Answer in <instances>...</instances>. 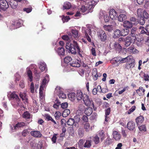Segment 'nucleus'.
I'll return each instance as SVG.
<instances>
[{"mask_svg": "<svg viewBox=\"0 0 149 149\" xmlns=\"http://www.w3.org/2000/svg\"><path fill=\"white\" fill-rule=\"evenodd\" d=\"M138 128L139 130L141 131L145 132L146 131V127L144 125H142L141 126H139Z\"/></svg>", "mask_w": 149, "mask_h": 149, "instance_id": "3c124183", "label": "nucleus"}, {"mask_svg": "<svg viewBox=\"0 0 149 149\" xmlns=\"http://www.w3.org/2000/svg\"><path fill=\"white\" fill-rule=\"evenodd\" d=\"M135 120L137 125H138L143 122L144 120V118L142 116H140L136 118Z\"/></svg>", "mask_w": 149, "mask_h": 149, "instance_id": "dca6fc26", "label": "nucleus"}, {"mask_svg": "<svg viewBox=\"0 0 149 149\" xmlns=\"http://www.w3.org/2000/svg\"><path fill=\"white\" fill-rule=\"evenodd\" d=\"M54 116L56 119H58L61 116V113L59 111H57L55 113Z\"/></svg>", "mask_w": 149, "mask_h": 149, "instance_id": "864d4df0", "label": "nucleus"}, {"mask_svg": "<svg viewBox=\"0 0 149 149\" xmlns=\"http://www.w3.org/2000/svg\"><path fill=\"white\" fill-rule=\"evenodd\" d=\"M26 125V124L23 122L18 123L14 126V128L15 129L23 127Z\"/></svg>", "mask_w": 149, "mask_h": 149, "instance_id": "a878e982", "label": "nucleus"}, {"mask_svg": "<svg viewBox=\"0 0 149 149\" xmlns=\"http://www.w3.org/2000/svg\"><path fill=\"white\" fill-rule=\"evenodd\" d=\"M97 2L94 1H91L88 3V4H86L84 6H82L81 7L79 8L80 11L85 14L88 12H91V9H93L95 6L97 4Z\"/></svg>", "mask_w": 149, "mask_h": 149, "instance_id": "7ed1b4c3", "label": "nucleus"}, {"mask_svg": "<svg viewBox=\"0 0 149 149\" xmlns=\"http://www.w3.org/2000/svg\"><path fill=\"white\" fill-rule=\"evenodd\" d=\"M114 35L113 37L114 38H116L121 36L120 31L119 29H116L114 33Z\"/></svg>", "mask_w": 149, "mask_h": 149, "instance_id": "2f4dec72", "label": "nucleus"}, {"mask_svg": "<svg viewBox=\"0 0 149 149\" xmlns=\"http://www.w3.org/2000/svg\"><path fill=\"white\" fill-rule=\"evenodd\" d=\"M8 7V3L6 0H0V11H5Z\"/></svg>", "mask_w": 149, "mask_h": 149, "instance_id": "1a4fd4ad", "label": "nucleus"}, {"mask_svg": "<svg viewBox=\"0 0 149 149\" xmlns=\"http://www.w3.org/2000/svg\"><path fill=\"white\" fill-rule=\"evenodd\" d=\"M19 96L22 99L24 102H28V99L27 95L26 94L24 93H20L19 94Z\"/></svg>", "mask_w": 149, "mask_h": 149, "instance_id": "5701e85b", "label": "nucleus"}, {"mask_svg": "<svg viewBox=\"0 0 149 149\" xmlns=\"http://www.w3.org/2000/svg\"><path fill=\"white\" fill-rule=\"evenodd\" d=\"M58 95L60 98L65 99L66 98V96L65 94L63 92L60 91L58 93Z\"/></svg>", "mask_w": 149, "mask_h": 149, "instance_id": "a18cd8bd", "label": "nucleus"}, {"mask_svg": "<svg viewBox=\"0 0 149 149\" xmlns=\"http://www.w3.org/2000/svg\"><path fill=\"white\" fill-rule=\"evenodd\" d=\"M26 72L30 81H31L33 80L32 73L30 67H28L26 68Z\"/></svg>", "mask_w": 149, "mask_h": 149, "instance_id": "f3484780", "label": "nucleus"}, {"mask_svg": "<svg viewBox=\"0 0 149 149\" xmlns=\"http://www.w3.org/2000/svg\"><path fill=\"white\" fill-rule=\"evenodd\" d=\"M139 29L141 30L140 33L142 34H146V32L145 31V28L143 26H140L139 28Z\"/></svg>", "mask_w": 149, "mask_h": 149, "instance_id": "69168bd1", "label": "nucleus"}, {"mask_svg": "<svg viewBox=\"0 0 149 149\" xmlns=\"http://www.w3.org/2000/svg\"><path fill=\"white\" fill-rule=\"evenodd\" d=\"M91 54L93 56H96L95 49V48L93 47L91 49Z\"/></svg>", "mask_w": 149, "mask_h": 149, "instance_id": "774afa93", "label": "nucleus"}, {"mask_svg": "<svg viewBox=\"0 0 149 149\" xmlns=\"http://www.w3.org/2000/svg\"><path fill=\"white\" fill-rule=\"evenodd\" d=\"M107 14L105 11L103 10H101L100 12V16L101 18H103Z\"/></svg>", "mask_w": 149, "mask_h": 149, "instance_id": "4d7b16f0", "label": "nucleus"}, {"mask_svg": "<svg viewBox=\"0 0 149 149\" xmlns=\"http://www.w3.org/2000/svg\"><path fill=\"white\" fill-rule=\"evenodd\" d=\"M76 95L78 100H82L86 106L89 107L92 105L94 107V104L93 103L91 104V101L89 99L88 96L85 94H83L81 91L77 90L76 92Z\"/></svg>", "mask_w": 149, "mask_h": 149, "instance_id": "f03ea898", "label": "nucleus"}, {"mask_svg": "<svg viewBox=\"0 0 149 149\" xmlns=\"http://www.w3.org/2000/svg\"><path fill=\"white\" fill-rule=\"evenodd\" d=\"M75 95L76 94L72 92L69 93L68 96L70 100L71 101H73L75 98V97H76Z\"/></svg>", "mask_w": 149, "mask_h": 149, "instance_id": "c9c22d12", "label": "nucleus"}, {"mask_svg": "<svg viewBox=\"0 0 149 149\" xmlns=\"http://www.w3.org/2000/svg\"><path fill=\"white\" fill-rule=\"evenodd\" d=\"M10 4L13 8H15L17 7L18 3L17 1L15 0H10Z\"/></svg>", "mask_w": 149, "mask_h": 149, "instance_id": "bb28decb", "label": "nucleus"}, {"mask_svg": "<svg viewBox=\"0 0 149 149\" xmlns=\"http://www.w3.org/2000/svg\"><path fill=\"white\" fill-rule=\"evenodd\" d=\"M97 35L98 39L101 41L104 42L107 38V35L105 31L102 30H99L97 32Z\"/></svg>", "mask_w": 149, "mask_h": 149, "instance_id": "6e6552de", "label": "nucleus"}, {"mask_svg": "<svg viewBox=\"0 0 149 149\" xmlns=\"http://www.w3.org/2000/svg\"><path fill=\"white\" fill-rule=\"evenodd\" d=\"M127 50L129 52L133 54L137 53L139 52L138 50L135 48L134 46L133 45H132L130 47L127 48Z\"/></svg>", "mask_w": 149, "mask_h": 149, "instance_id": "a211bd4d", "label": "nucleus"}, {"mask_svg": "<svg viewBox=\"0 0 149 149\" xmlns=\"http://www.w3.org/2000/svg\"><path fill=\"white\" fill-rule=\"evenodd\" d=\"M71 33L73 34V37L74 38H77L78 36V32L77 30L72 29Z\"/></svg>", "mask_w": 149, "mask_h": 149, "instance_id": "49530a36", "label": "nucleus"}, {"mask_svg": "<svg viewBox=\"0 0 149 149\" xmlns=\"http://www.w3.org/2000/svg\"><path fill=\"white\" fill-rule=\"evenodd\" d=\"M53 106V107L56 109H58L60 105V102L59 101L57 98L55 100Z\"/></svg>", "mask_w": 149, "mask_h": 149, "instance_id": "4c0bfd02", "label": "nucleus"}, {"mask_svg": "<svg viewBox=\"0 0 149 149\" xmlns=\"http://www.w3.org/2000/svg\"><path fill=\"white\" fill-rule=\"evenodd\" d=\"M30 133L32 136L35 137H40L42 135L40 132L38 131H32Z\"/></svg>", "mask_w": 149, "mask_h": 149, "instance_id": "412c9836", "label": "nucleus"}, {"mask_svg": "<svg viewBox=\"0 0 149 149\" xmlns=\"http://www.w3.org/2000/svg\"><path fill=\"white\" fill-rule=\"evenodd\" d=\"M136 107L134 106H133L128 111V114H130L133 112L135 109Z\"/></svg>", "mask_w": 149, "mask_h": 149, "instance_id": "680f3d73", "label": "nucleus"}, {"mask_svg": "<svg viewBox=\"0 0 149 149\" xmlns=\"http://www.w3.org/2000/svg\"><path fill=\"white\" fill-rule=\"evenodd\" d=\"M67 34L68 35H64L62 37V38L63 40L71 42H69L66 43V49L68 50L72 54H75L77 52L79 55L82 57L81 53L82 52L80 49L79 45L77 41L74 40H73L72 42L71 41V39H72V37L70 32H68Z\"/></svg>", "mask_w": 149, "mask_h": 149, "instance_id": "f257e3e1", "label": "nucleus"}, {"mask_svg": "<svg viewBox=\"0 0 149 149\" xmlns=\"http://www.w3.org/2000/svg\"><path fill=\"white\" fill-rule=\"evenodd\" d=\"M93 112V109L91 107H88L85 109L84 111L85 113L87 116L90 115Z\"/></svg>", "mask_w": 149, "mask_h": 149, "instance_id": "7c9ffc66", "label": "nucleus"}, {"mask_svg": "<svg viewBox=\"0 0 149 149\" xmlns=\"http://www.w3.org/2000/svg\"><path fill=\"white\" fill-rule=\"evenodd\" d=\"M39 68L42 72L46 70L47 69V65L45 63L43 62H40L39 65Z\"/></svg>", "mask_w": 149, "mask_h": 149, "instance_id": "cd10ccee", "label": "nucleus"}, {"mask_svg": "<svg viewBox=\"0 0 149 149\" xmlns=\"http://www.w3.org/2000/svg\"><path fill=\"white\" fill-rule=\"evenodd\" d=\"M91 140H86L84 143V147L88 148H89L91 146Z\"/></svg>", "mask_w": 149, "mask_h": 149, "instance_id": "a19ab883", "label": "nucleus"}, {"mask_svg": "<svg viewBox=\"0 0 149 149\" xmlns=\"http://www.w3.org/2000/svg\"><path fill=\"white\" fill-rule=\"evenodd\" d=\"M70 19V18H69L68 16H64L62 18V20L63 22H67Z\"/></svg>", "mask_w": 149, "mask_h": 149, "instance_id": "e2e57ef3", "label": "nucleus"}, {"mask_svg": "<svg viewBox=\"0 0 149 149\" xmlns=\"http://www.w3.org/2000/svg\"><path fill=\"white\" fill-rule=\"evenodd\" d=\"M9 97L12 100V104L13 105L19 106H22V103L20 102V99L14 92L11 93L9 95Z\"/></svg>", "mask_w": 149, "mask_h": 149, "instance_id": "423d86ee", "label": "nucleus"}, {"mask_svg": "<svg viewBox=\"0 0 149 149\" xmlns=\"http://www.w3.org/2000/svg\"><path fill=\"white\" fill-rule=\"evenodd\" d=\"M92 75L94 76V79L95 80H96L97 79V77L98 76V75L97 73V71L96 69H95L93 70V72H92ZM101 74H100L99 76H101Z\"/></svg>", "mask_w": 149, "mask_h": 149, "instance_id": "f704fd0d", "label": "nucleus"}, {"mask_svg": "<svg viewBox=\"0 0 149 149\" xmlns=\"http://www.w3.org/2000/svg\"><path fill=\"white\" fill-rule=\"evenodd\" d=\"M70 113V111L69 109H65L62 113V116L63 117H66Z\"/></svg>", "mask_w": 149, "mask_h": 149, "instance_id": "58836bf2", "label": "nucleus"}, {"mask_svg": "<svg viewBox=\"0 0 149 149\" xmlns=\"http://www.w3.org/2000/svg\"><path fill=\"white\" fill-rule=\"evenodd\" d=\"M97 135L99 136V138H100L101 141H102L104 139V132L102 131H101L99 132Z\"/></svg>", "mask_w": 149, "mask_h": 149, "instance_id": "de8ad7c7", "label": "nucleus"}, {"mask_svg": "<svg viewBox=\"0 0 149 149\" xmlns=\"http://www.w3.org/2000/svg\"><path fill=\"white\" fill-rule=\"evenodd\" d=\"M22 116L26 119L29 118L31 117L30 113L28 111L25 112L23 114Z\"/></svg>", "mask_w": 149, "mask_h": 149, "instance_id": "79ce46f5", "label": "nucleus"}, {"mask_svg": "<svg viewBox=\"0 0 149 149\" xmlns=\"http://www.w3.org/2000/svg\"><path fill=\"white\" fill-rule=\"evenodd\" d=\"M113 138L116 140H118L121 138V136L120 134L117 131H114L113 132Z\"/></svg>", "mask_w": 149, "mask_h": 149, "instance_id": "b1692460", "label": "nucleus"}, {"mask_svg": "<svg viewBox=\"0 0 149 149\" xmlns=\"http://www.w3.org/2000/svg\"><path fill=\"white\" fill-rule=\"evenodd\" d=\"M71 7V3L68 2H65L63 5V8L64 9H68L70 8Z\"/></svg>", "mask_w": 149, "mask_h": 149, "instance_id": "e433bc0d", "label": "nucleus"}, {"mask_svg": "<svg viewBox=\"0 0 149 149\" xmlns=\"http://www.w3.org/2000/svg\"><path fill=\"white\" fill-rule=\"evenodd\" d=\"M103 28L105 31L109 32H111L113 29V26L111 25H104Z\"/></svg>", "mask_w": 149, "mask_h": 149, "instance_id": "c85d7f7f", "label": "nucleus"}, {"mask_svg": "<svg viewBox=\"0 0 149 149\" xmlns=\"http://www.w3.org/2000/svg\"><path fill=\"white\" fill-rule=\"evenodd\" d=\"M133 23L130 21H125L123 23V26L124 27L129 29L132 28V26Z\"/></svg>", "mask_w": 149, "mask_h": 149, "instance_id": "aec40b11", "label": "nucleus"}, {"mask_svg": "<svg viewBox=\"0 0 149 149\" xmlns=\"http://www.w3.org/2000/svg\"><path fill=\"white\" fill-rule=\"evenodd\" d=\"M78 133L79 136L82 137L84 135V131L81 129H79L78 130Z\"/></svg>", "mask_w": 149, "mask_h": 149, "instance_id": "8fccbe9b", "label": "nucleus"}, {"mask_svg": "<svg viewBox=\"0 0 149 149\" xmlns=\"http://www.w3.org/2000/svg\"><path fill=\"white\" fill-rule=\"evenodd\" d=\"M74 119V120L75 126H76L80 120V118L78 116H75Z\"/></svg>", "mask_w": 149, "mask_h": 149, "instance_id": "13d9d810", "label": "nucleus"}, {"mask_svg": "<svg viewBox=\"0 0 149 149\" xmlns=\"http://www.w3.org/2000/svg\"><path fill=\"white\" fill-rule=\"evenodd\" d=\"M93 127H90V125L89 123H86L84 125V128L86 132H88L90 130H92Z\"/></svg>", "mask_w": 149, "mask_h": 149, "instance_id": "393cba45", "label": "nucleus"}, {"mask_svg": "<svg viewBox=\"0 0 149 149\" xmlns=\"http://www.w3.org/2000/svg\"><path fill=\"white\" fill-rule=\"evenodd\" d=\"M44 116L45 118V119L48 121H50L52 118L50 115L47 114H45Z\"/></svg>", "mask_w": 149, "mask_h": 149, "instance_id": "bf43d9fd", "label": "nucleus"}, {"mask_svg": "<svg viewBox=\"0 0 149 149\" xmlns=\"http://www.w3.org/2000/svg\"><path fill=\"white\" fill-rule=\"evenodd\" d=\"M145 91V90L143 89L142 87H140L136 91L137 93L139 96H141L143 95L144 94Z\"/></svg>", "mask_w": 149, "mask_h": 149, "instance_id": "4be33fe9", "label": "nucleus"}, {"mask_svg": "<svg viewBox=\"0 0 149 149\" xmlns=\"http://www.w3.org/2000/svg\"><path fill=\"white\" fill-rule=\"evenodd\" d=\"M93 141L96 144H98L100 142L99 137L98 135H96L93 137Z\"/></svg>", "mask_w": 149, "mask_h": 149, "instance_id": "c03bdc74", "label": "nucleus"}, {"mask_svg": "<svg viewBox=\"0 0 149 149\" xmlns=\"http://www.w3.org/2000/svg\"><path fill=\"white\" fill-rule=\"evenodd\" d=\"M110 17L112 19H114L117 18L118 15L117 12L113 9H111L109 11Z\"/></svg>", "mask_w": 149, "mask_h": 149, "instance_id": "9b49d317", "label": "nucleus"}, {"mask_svg": "<svg viewBox=\"0 0 149 149\" xmlns=\"http://www.w3.org/2000/svg\"><path fill=\"white\" fill-rule=\"evenodd\" d=\"M137 30V29L135 27H133L131 30V34L132 35L131 37H136L135 33Z\"/></svg>", "mask_w": 149, "mask_h": 149, "instance_id": "09e8293b", "label": "nucleus"}, {"mask_svg": "<svg viewBox=\"0 0 149 149\" xmlns=\"http://www.w3.org/2000/svg\"><path fill=\"white\" fill-rule=\"evenodd\" d=\"M72 58L70 56H67L64 58V61L65 63H68L72 60Z\"/></svg>", "mask_w": 149, "mask_h": 149, "instance_id": "5fc2aeb1", "label": "nucleus"}, {"mask_svg": "<svg viewBox=\"0 0 149 149\" xmlns=\"http://www.w3.org/2000/svg\"><path fill=\"white\" fill-rule=\"evenodd\" d=\"M144 17L146 19H148L149 17V15L145 10L143 11L142 15V18Z\"/></svg>", "mask_w": 149, "mask_h": 149, "instance_id": "6e6d98bb", "label": "nucleus"}, {"mask_svg": "<svg viewBox=\"0 0 149 149\" xmlns=\"http://www.w3.org/2000/svg\"><path fill=\"white\" fill-rule=\"evenodd\" d=\"M129 59H130L129 56H127L126 58H123L120 60V63H122L127 62Z\"/></svg>", "mask_w": 149, "mask_h": 149, "instance_id": "603ef678", "label": "nucleus"}, {"mask_svg": "<svg viewBox=\"0 0 149 149\" xmlns=\"http://www.w3.org/2000/svg\"><path fill=\"white\" fill-rule=\"evenodd\" d=\"M49 80V76L48 74H46L43 79L39 89V94L41 99H42L44 97V93L45 91V88Z\"/></svg>", "mask_w": 149, "mask_h": 149, "instance_id": "20e7f679", "label": "nucleus"}, {"mask_svg": "<svg viewBox=\"0 0 149 149\" xmlns=\"http://www.w3.org/2000/svg\"><path fill=\"white\" fill-rule=\"evenodd\" d=\"M131 62L130 63H127L125 65V68L128 69L132 70L134 66V59H132Z\"/></svg>", "mask_w": 149, "mask_h": 149, "instance_id": "6ab92c4d", "label": "nucleus"}, {"mask_svg": "<svg viewBox=\"0 0 149 149\" xmlns=\"http://www.w3.org/2000/svg\"><path fill=\"white\" fill-rule=\"evenodd\" d=\"M54 49L56 52L59 56H61L64 55L65 50L62 47H59L57 49L55 48Z\"/></svg>", "mask_w": 149, "mask_h": 149, "instance_id": "ddd939ff", "label": "nucleus"}, {"mask_svg": "<svg viewBox=\"0 0 149 149\" xmlns=\"http://www.w3.org/2000/svg\"><path fill=\"white\" fill-rule=\"evenodd\" d=\"M95 27L91 25H89L87 27V29L85 30V28H83V31H84L85 34V37L86 38L87 40L89 42L91 41V40L88 36V34L91 36L92 33L95 32L96 31Z\"/></svg>", "mask_w": 149, "mask_h": 149, "instance_id": "39448f33", "label": "nucleus"}, {"mask_svg": "<svg viewBox=\"0 0 149 149\" xmlns=\"http://www.w3.org/2000/svg\"><path fill=\"white\" fill-rule=\"evenodd\" d=\"M143 12V10L142 9H137V13L138 17L139 18L142 17Z\"/></svg>", "mask_w": 149, "mask_h": 149, "instance_id": "37998d69", "label": "nucleus"}, {"mask_svg": "<svg viewBox=\"0 0 149 149\" xmlns=\"http://www.w3.org/2000/svg\"><path fill=\"white\" fill-rule=\"evenodd\" d=\"M20 26V23L18 21H17L12 23L10 28L11 30H13L19 28Z\"/></svg>", "mask_w": 149, "mask_h": 149, "instance_id": "2eb2a0df", "label": "nucleus"}, {"mask_svg": "<svg viewBox=\"0 0 149 149\" xmlns=\"http://www.w3.org/2000/svg\"><path fill=\"white\" fill-rule=\"evenodd\" d=\"M71 66L74 67H79L80 66V62L78 60H74L69 64Z\"/></svg>", "mask_w": 149, "mask_h": 149, "instance_id": "f8f14e48", "label": "nucleus"}, {"mask_svg": "<svg viewBox=\"0 0 149 149\" xmlns=\"http://www.w3.org/2000/svg\"><path fill=\"white\" fill-rule=\"evenodd\" d=\"M68 103L67 102H64L63 103L61 104V107L63 109H65L67 108L68 107Z\"/></svg>", "mask_w": 149, "mask_h": 149, "instance_id": "0e129e2a", "label": "nucleus"}, {"mask_svg": "<svg viewBox=\"0 0 149 149\" xmlns=\"http://www.w3.org/2000/svg\"><path fill=\"white\" fill-rule=\"evenodd\" d=\"M127 16L125 14H121L118 17V20L121 22H123L127 18Z\"/></svg>", "mask_w": 149, "mask_h": 149, "instance_id": "c756f323", "label": "nucleus"}, {"mask_svg": "<svg viewBox=\"0 0 149 149\" xmlns=\"http://www.w3.org/2000/svg\"><path fill=\"white\" fill-rule=\"evenodd\" d=\"M140 19L139 22L140 24L142 25H143L145 22V20L143 18H140Z\"/></svg>", "mask_w": 149, "mask_h": 149, "instance_id": "338daca9", "label": "nucleus"}, {"mask_svg": "<svg viewBox=\"0 0 149 149\" xmlns=\"http://www.w3.org/2000/svg\"><path fill=\"white\" fill-rule=\"evenodd\" d=\"M135 124L133 121H130L128 122L127 125V128L130 130H133L135 128Z\"/></svg>", "mask_w": 149, "mask_h": 149, "instance_id": "4468645a", "label": "nucleus"}, {"mask_svg": "<svg viewBox=\"0 0 149 149\" xmlns=\"http://www.w3.org/2000/svg\"><path fill=\"white\" fill-rule=\"evenodd\" d=\"M15 81L16 82L17 81H18L20 79L21 76L19 74L17 73L16 74H15Z\"/></svg>", "mask_w": 149, "mask_h": 149, "instance_id": "052dcab7", "label": "nucleus"}, {"mask_svg": "<svg viewBox=\"0 0 149 149\" xmlns=\"http://www.w3.org/2000/svg\"><path fill=\"white\" fill-rule=\"evenodd\" d=\"M136 39V37L127 36L125 38V47H127L129 46L131 43H134Z\"/></svg>", "mask_w": 149, "mask_h": 149, "instance_id": "0eeeda50", "label": "nucleus"}, {"mask_svg": "<svg viewBox=\"0 0 149 149\" xmlns=\"http://www.w3.org/2000/svg\"><path fill=\"white\" fill-rule=\"evenodd\" d=\"M112 141L109 137H108L104 141V143L106 146L109 145L111 144Z\"/></svg>", "mask_w": 149, "mask_h": 149, "instance_id": "ea45409f", "label": "nucleus"}, {"mask_svg": "<svg viewBox=\"0 0 149 149\" xmlns=\"http://www.w3.org/2000/svg\"><path fill=\"white\" fill-rule=\"evenodd\" d=\"M121 33V36H125L128 35L129 33V30L128 29H124L121 31H120Z\"/></svg>", "mask_w": 149, "mask_h": 149, "instance_id": "473e14b6", "label": "nucleus"}, {"mask_svg": "<svg viewBox=\"0 0 149 149\" xmlns=\"http://www.w3.org/2000/svg\"><path fill=\"white\" fill-rule=\"evenodd\" d=\"M67 124L69 126H75L74 120L72 118H70L67 121Z\"/></svg>", "mask_w": 149, "mask_h": 149, "instance_id": "72a5a7b5", "label": "nucleus"}, {"mask_svg": "<svg viewBox=\"0 0 149 149\" xmlns=\"http://www.w3.org/2000/svg\"><path fill=\"white\" fill-rule=\"evenodd\" d=\"M32 149H42V141H39L37 144L33 143H31Z\"/></svg>", "mask_w": 149, "mask_h": 149, "instance_id": "9d476101", "label": "nucleus"}]
</instances>
